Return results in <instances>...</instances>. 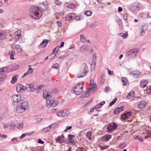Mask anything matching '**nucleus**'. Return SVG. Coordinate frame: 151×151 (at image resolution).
<instances>
[{"label": "nucleus", "mask_w": 151, "mask_h": 151, "mask_svg": "<svg viewBox=\"0 0 151 151\" xmlns=\"http://www.w3.org/2000/svg\"><path fill=\"white\" fill-rule=\"evenodd\" d=\"M42 14V11L39 10V8L36 6H32L30 9L29 15L34 19H39Z\"/></svg>", "instance_id": "obj_2"}, {"label": "nucleus", "mask_w": 151, "mask_h": 151, "mask_svg": "<svg viewBox=\"0 0 151 151\" xmlns=\"http://www.w3.org/2000/svg\"><path fill=\"white\" fill-rule=\"evenodd\" d=\"M26 89L27 87L24 86L21 84H19L17 86L16 91L18 92H19L21 90H25Z\"/></svg>", "instance_id": "obj_12"}, {"label": "nucleus", "mask_w": 151, "mask_h": 151, "mask_svg": "<svg viewBox=\"0 0 151 151\" xmlns=\"http://www.w3.org/2000/svg\"><path fill=\"white\" fill-rule=\"evenodd\" d=\"M127 15L126 14H124L123 15V18L125 20H127Z\"/></svg>", "instance_id": "obj_55"}, {"label": "nucleus", "mask_w": 151, "mask_h": 151, "mask_svg": "<svg viewBox=\"0 0 151 151\" xmlns=\"http://www.w3.org/2000/svg\"><path fill=\"white\" fill-rule=\"evenodd\" d=\"M43 97L46 99V106L47 107H54L58 104V101L52 99V96L48 94L46 90L43 91Z\"/></svg>", "instance_id": "obj_1"}, {"label": "nucleus", "mask_w": 151, "mask_h": 151, "mask_svg": "<svg viewBox=\"0 0 151 151\" xmlns=\"http://www.w3.org/2000/svg\"><path fill=\"white\" fill-rule=\"evenodd\" d=\"M12 47L13 48L15 47L17 51L19 52H21L22 51V49L21 47L19 45H16L15 44H13L12 45Z\"/></svg>", "instance_id": "obj_18"}, {"label": "nucleus", "mask_w": 151, "mask_h": 151, "mask_svg": "<svg viewBox=\"0 0 151 151\" xmlns=\"http://www.w3.org/2000/svg\"><path fill=\"white\" fill-rule=\"evenodd\" d=\"M148 83V81L147 80H142L140 82V86L141 88H144L146 86Z\"/></svg>", "instance_id": "obj_19"}, {"label": "nucleus", "mask_w": 151, "mask_h": 151, "mask_svg": "<svg viewBox=\"0 0 151 151\" xmlns=\"http://www.w3.org/2000/svg\"><path fill=\"white\" fill-rule=\"evenodd\" d=\"M75 17L74 13H70L66 15L65 19L67 21H70L74 18Z\"/></svg>", "instance_id": "obj_15"}, {"label": "nucleus", "mask_w": 151, "mask_h": 151, "mask_svg": "<svg viewBox=\"0 0 151 151\" xmlns=\"http://www.w3.org/2000/svg\"><path fill=\"white\" fill-rule=\"evenodd\" d=\"M56 124L55 123H54L50 125V126L51 128L53 130L56 127Z\"/></svg>", "instance_id": "obj_45"}, {"label": "nucleus", "mask_w": 151, "mask_h": 151, "mask_svg": "<svg viewBox=\"0 0 151 151\" xmlns=\"http://www.w3.org/2000/svg\"><path fill=\"white\" fill-rule=\"evenodd\" d=\"M90 88L86 92V97L89 96L91 92H93L94 90L96 88V83H94V81L93 79H91L90 80Z\"/></svg>", "instance_id": "obj_3"}, {"label": "nucleus", "mask_w": 151, "mask_h": 151, "mask_svg": "<svg viewBox=\"0 0 151 151\" xmlns=\"http://www.w3.org/2000/svg\"><path fill=\"white\" fill-rule=\"evenodd\" d=\"M146 91L147 93H151V86H148L147 87Z\"/></svg>", "instance_id": "obj_38"}, {"label": "nucleus", "mask_w": 151, "mask_h": 151, "mask_svg": "<svg viewBox=\"0 0 151 151\" xmlns=\"http://www.w3.org/2000/svg\"><path fill=\"white\" fill-rule=\"evenodd\" d=\"M98 24L97 22H95L91 24L90 25V27L91 28H93L96 27L98 25Z\"/></svg>", "instance_id": "obj_37"}, {"label": "nucleus", "mask_w": 151, "mask_h": 151, "mask_svg": "<svg viewBox=\"0 0 151 151\" xmlns=\"http://www.w3.org/2000/svg\"><path fill=\"white\" fill-rule=\"evenodd\" d=\"M111 137V135L110 134L106 135L101 138V140L103 141H108Z\"/></svg>", "instance_id": "obj_17"}, {"label": "nucleus", "mask_w": 151, "mask_h": 151, "mask_svg": "<svg viewBox=\"0 0 151 151\" xmlns=\"http://www.w3.org/2000/svg\"><path fill=\"white\" fill-rule=\"evenodd\" d=\"M130 73L131 74H132L134 75H136L137 76H139L141 74L140 73L138 70L133 71H130Z\"/></svg>", "instance_id": "obj_28"}, {"label": "nucleus", "mask_w": 151, "mask_h": 151, "mask_svg": "<svg viewBox=\"0 0 151 151\" xmlns=\"http://www.w3.org/2000/svg\"><path fill=\"white\" fill-rule=\"evenodd\" d=\"M11 100L14 105H16L22 100V96L19 95H14L11 97Z\"/></svg>", "instance_id": "obj_5"}, {"label": "nucleus", "mask_w": 151, "mask_h": 151, "mask_svg": "<svg viewBox=\"0 0 151 151\" xmlns=\"http://www.w3.org/2000/svg\"><path fill=\"white\" fill-rule=\"evenodd\" d=\"M41 149L39 147H36L33 150V151H41Z\"/></svg>", "instance_id": "obj_49"}, {"label": "nucleus", "mask_w": 151, "mask_h": 151, "mask_svg": "<svg viewBox=\"0 0 151 151\" xmlns=\"http://www.w3.org/2000/svg\"><path fill=\"white\" fill-rule=\"evenodd\" d=\"M7 71L8 68L7 67H5L0 68V75L5 73Z\"/></svg>", "instance_id": "obj_24"}, {"label": "nucleus", "mask_w": 151, "mask_h": 151, "mask_svg": "<svg viewBox=\"0 0 151 151\" xmlns=\"http://www.w3.org/2000/svg\"><path fill=\"white\" fill-rule=\"evenodd\" d=\"M125 146L126 145L123 146V144H120L119 145V147L120 148H124Z\"/></svg>", "instance_id": "obj_63"}, {"label": "nucleus", "mask_w": 151, "mask_h": 151, "mask_svg": "<svg viewBox=\"0 0 151 151\" xmlns=\"http://www.w3.org/2000/svg\"><path fill=\"white\" fill-rule=\"evenodd\" d=\"M83 87L82 84H79L72 88V92L77 95H80L83 91Z\"/></svg>", "instance_id": "obj_4"}, {"label": "nucleus", "mask_w": 151, "mask_h": 151, "mask_svg": "<svg viewBox=\"0 0 151 151\" xmlns=\"http://www.w3.org/2000/svg\"><path fill=\"white\" fill-rule=\"evenodd\" d=\"M21 33V31L20 30H19L15 32L14 35L16 38H18L20 36Z\"/></svg>", "instance_id": "obj_29"}, {"label": "nucleus", "mask_w": 151, "mask_h": 151, "mask_svg": "<svg viewBox=\"0 0 151 151\" xmlns=\"http://www.w3.org/2000/svg\"><path fill=\"white\" fill-rule=\"evenodd\" d=\"M146 133L148 135H150L151 134V130H146Z\"/></svg>", "instance_id": "obj_56"}, {"label": "nucleus", "mask_w": 151, "mask_h": 151, "mask_svg": "<svg viewBox=\"0 0 151 151\" xmlns=\"http://www.w3.org/2000/svg\"><path fill=\"white\" fill-rule=\"evenodd\" d=\"M33 72V69L31 68H29L27 71L23 75L22 77H23L27 75L31 74Z\"/></svg>", "instance_id": "obj_26"}, {"label": "nucleus", "mask_w": 151, "mask_h": 151, "mask_svg": "<svg viewBox=\"0 0 151 151\" xmlns=\"http://www.w3.org/2000/svg\"><path fill=\"white\" fill-rule=\"evenodd\" d=\"M92 14V12L90 11H86V15L87 16H91Z\"/></svg>", "instance_id": "obj_46"}, {"label": "nucleus", "mask_w": 151, "mask_h": 151, "mask_svg": "<svg viewBox=\"0 0 151 151\" xmlns=\"http://www.w3.org/2000/svg\"><path fill=\"white\" fill-rule=\"evenodd\" d=\"M36 88V86L34 84H32L27 85L26 89L28 91H34Z\"/></svg>", "instance_id": "obj_13"}, {"label": "nucleus", "mask_w": 151, "mask_h": 151, "mask_svg": "<svg viewBox=\"0 0 151 151\" xmlns=\"http://www.w3.org/2000/svg\"><path fill=\"white\" fill-rule=\"evenodd\" d=\"M48 42V40H44L40 44V45L42 47L44 48L46 46Z\"/></svg>", "instance_id": "obj_25"}, {"label": "nucleus", "mask_w": 151, "mask_h": 151, "mask_svg": "<svg viewBox=\"0 0 151 151\" xmlns=\"http://www.w3.org/2000/svg\"><path fill=\"white\" fill-rule=\"evenodd\" d=\"M25 111L23 108L19 104H18L16 106V111L18 113H22Z\"/></svg>", "instance_id": "obj_14"}, {"label": "nucleus", "mask_w": 151, "mask_h": 151, "mask_svg": "<svg viewBox=\"0 0 151 151\" xmlns=\"http://www.w3.org/2000/svg\"><path fill=\"white\" fill-rule=\"evenodd\" d=\"M70 111L68 109H65L62 111L59 112L57 113V115L60 117L65 116L70 114Z\"/></svg>", "instance_id": "obj_7"}, {"label": "nucleus", "mask_w": 151, "mask_h": 151, "mask_svg": "<svg viewBox=\"0 0 151 151\" xmlns=\"http://www.w3.org/2000/svg\"><path fill=\"white\" fill-rule=\"evenodd\" d=\"M6 36L5 32L2 31H0V38L1 39H3L5 38Z\"/></svg>", "instance_id": "obj_31"}, {"label": "nucleus", "mask_w": 151, "mask_h": 151, "mask_svg": "<svg viewBox=\"0 0 151 151\" xmlns=\"http://www.w3.org/2000/svg\"><path fill=\"white\" fill-rule=\"evenodd\" d=\"M9 54L10 55V58L11 59L13 60L14 59V58L13 56L15 55V52L13 51H12L9 52Z\"/></svg>", "instance_id": "obj_35"}, {"label": "nucleus", "mask_w": 151, "mask_h": 151, "mask_svg": "<svg viewBox=\"0 0 151 151\" xmlns=\"http://www.w3.org/2000/svg\"><path fill=\"white\" fill-rule=\"evenodd\" d=\"M124 106H122L120 108L117 107L114 111V113L115 114H117L124 109Z\"/></svg>", "instance_id": "obj_22"}, {"label": "nucleus", "mask_w": 151, "mask_h": 151, "mask_svg": "<svg viewBox=\"0 0 151 151\" xmlns=\"http://www.w3.org/2000/svg\"><path fill=\"white\" fill-rule=\"evenodd\" d=\"M64 14V13L63 12H60L57 13V14L58 15H62Z\"/></svg>", "instance_id": "obj_61"}, {"label": "nucleus", "mask_w": 151, "mask_h": 151, "mask_svg": "<svg viewBox=\"0 0 151 151\" xmlns=\"http://www.w3.org/2000/svg\"><path fill=\"white\" fill-rule=\"evenodd\" d=\"M85 76V71L84 70L83 72L82 73V74H80L78 75V78H80L83 77H84Z\"/></svg>", "instance_id": "obj_47"}, {"label": "nucleus", "mask_w": 151, "mask_h": 151, "mask_svg": "<svg viewBox=\"0 0 151 151\" xmlns=\"http://www.w3.org/2000/svg\"><path fill=\"white\" fill-rule=\"evenodd\" d=\"M132 113L131 111L127 112L121 115L122 119L125 120L129 118L131 116Z\"/></svg>", "instance_id": "obj_11"}, {"label": "nucleus", "mask_w": 151, "mask_h": 151, "mask_svg": "<svg viewBox=\"0 0 151 151\" xmlns=\"http://www.w3.org/2000/svg\"><path fill=\"white\" fill-rule=\"evenodd\" d=\"M139 50L138 48L133 49L128 52L127 53V55L128 56L135 55L137 54Z\"/></svg>", "instance_id": "obj_9"}, {"label": "nucleus", "mask_w": 151, "mask_h": 151, "mask_svg": "<svg viewBox=\"0 0 151 151\" xmlns=\"http://www.w3.org/2000/svg\"><path fill=\"white\" fill-rule=\"evenodd\" d=\"M85 50V46H83L82 47H81L80 49V51L81 52H83V51H84Z\"/></svg>", "instance_id": "obj_54"}, {"label": "nucleus", "mask_w": 151, "mask_h": 151, "mask_svg": "<svg viewBox=\"0 0 151 151\" xmlns=\"http://www.w3.org/2000/svg\"><path fill=\"white\" fill-rule=\"evenodd\" d=\"M38 142L39 143H40L41 144H43L44 143V142L43 141H42L40 139H38Z\"/></svg>", "instance_id": "obj_59"}, {"label": "nucleus", "mask_w": 151, "mask_h": 151, "mask_svg": "<svg viewBox=\"0 0 151 151\" xmlns=\"http://www.w3.org/2000/svg\"><path fill=\"white\" fill-rule=\"evenodd\" d=\"M86 137L87 138L90 140L92 139V132L91 131L88 132L86 134Z\"/></svg>", "instance_id": "obj_34"}, {"label": "nucleus", "mask_w": 151, "mask_h": 151, "mask_svg": "<svg viewBox=\"0 0 151 151\" xmlns=\"http://www.w3.org/2000/svg\"><path fill=\"white\" fill-rule=\"evenodd\" d=\"M41 5H43V6L44 7L45 9H46L47 8L48 5H47V3L46 2H45L41 4Z\"/></svg>", "instance_id": "obj_48"}, {"label": "nucleus", "mask_w": 151, "mask_h": 151, "mask_svg": "<svg viewBox=\"0 0 151 151\" xmlns=\"http://www.w3.org/2000/svg\"><path fill=\"white\" fill-rule=\"evenodd\" d=\"M33 133V132H29L28 133H26L25 134H26V135H32Z\"/></svg>", "instance_id": "obj_64"}, {"label": "nucleus", "mask_w": 151, "mask_h": 151, "mask_svg": "<svg viewBox=\"0 0 151 151\" xmlns=\"http://www.w3.org/2000/svg\"><path fill=\"white\" fill-rule=\"evenodd\" d=\"M42 131L44 132H50L49 131L47 127H46L44 128L42 130Z\"/></svg>", "instance_id": "obj_52"}, {"label": "nucleus", "mask_w": 151, "mask_h": 151, "mask_svg": "<svg viewBox=\"0 0 151 151\" xmlns=\"http://www.w3.org/2000/svg\"><path fill=\"white\" fill-rule=\"evenodd\" d=\"M52 67L54 68L58 69L59 68V65L58 63H55L52 66Z\"/></svg>", "instance_id": "obj_44"}, {"label": "nucleus", "mask_w": 151, "mask_h": 151, "mask_svg": "<svg viewBox=\"0 0 151 151\" xmlns=\"http://www.w3.org/2000/svg\"><path fill=\"white\" fill-rule=\"evenodd\" d=\"M24 124L22 123H19L16 125V127L19 129H21L23 128V127Z\"/></svg>", "instance_id": "obj_33"}, {"label": "nucleus", "mask_w": 151, "mask_h": 151, "mask_svg": "<svg viewBox=\"0 0 151 151\" xmlns=\"http://www.w3.org/2000/svg\"><path fill=\"white\" fill-rule=\"evenodd\" d=\"M59 47V46H56L55 48L53 50L52 54H54V56H55L56 54L57 53L58 51Z\"/></svg>", "instance_id": "obj_36"}, {"label": "nucleus", "mask_w": 151, "mask_h": 151, "mask_svg": "<svg viewBox=\"0 0 151 151\" xmlns=\"http://www.w3.org/2000/svg\"><path fill=\"white\" fill-rule=\"evenodd\" d=\"M23 108V109L25 111L28 109L29 108V104L27 101H24L19 104Z\"/></svg>", "instance_id": "obj_10"}, {"label": "nucleus", "mask_w": 151, "mask_h": 151, "mask_svg": "<svg viewBox=\"0 0 151 151\" xmlns=\"http://www.w3.org/2000/svg\"><path fill=\"white\" fill-rule=\"evenodd\" d=\"M72 128V127L71 126H67L66 127V128H65V129L64 130V132H66L68 130H69V129H71Z\"/></svg>", "instance_id": "obj_50"}, {"label": "nucleus", "mask_w": 151, "mask_h": 151, "mask_svg": "<svg viewBox=\"0 0 151 151\" xmlns=\"http://www.w3.org/2000/svg\"><path fill=\"white\" fill-rule=\"evenodd\" d=\"M55 3L58 6H60L61 5L62 3L59 0H55Z\"/></svg>", "instance_id": "obj_39"}, {"label": "nucleus", "mask_w": 151, "mask_h": 151, "mask_svg": "<svg viewBox=\"0 0 151 151\" xmlns=\"http://www.w3.org/2000/svg\"><path fill=\"white\" fill-rule=\"evenodd\" d=\"M84 35H80V39L81 41H83L84 39Z\"/></svg>", "instance_id": "obj_60"}, {"label": "nucleus", "mask_w": 151, "mask_h": 151, "mask_svg": "<svg viewBox=\"0 0 151 151\" xmlns=\"http://www.w3.org/2000/svg\"><path fill=\"white\" fill-rule=\"evenodd\" d=\"M110 88L109 87H106L105 88V90L106 92H108L109 91Z\"/></svg>", "instance_id": "obj_57"}, {"label": "nucleus", "mask_w": 151, "mask_h": 151, "mask_svg": "<svg viewBox=\"0 0 151 151\" xmlns=\"http://www.w3.org/2000/svg\"><path fill=\"white\" fill-rule=\"evenodd\" d=\"M76 4L73 3H71L68 5L66 7L68 8L73 9L76 6Z\"/></svg>", "instance_id": "obj_32"}, {"label": "nucleus", "mask_w": 151, "mask_h": 151, "mask_svg": "<svg viewBox=\"0 0 151 151\" xmlns=\"http://www.w3.org/2000/svg\"><path fill=\"white\" fill-rule=\"evenodd\" d=\"M108 73V74L110 75H112L114 74L113 72L110 70H109Z\"/></svg>", "instance_id": "obj_58"}, {"label": "nucleus", "mask_w": 151, "mask_h": 151, "mask_svg": "<svg viewBox=\"0 0 151 151\" xmlns=\"http://www.w3.org/2000/svg\"><path fill=\"white\" fill-rule=\"evenodd\" d=\"M101 106L99 104L96 105L94 107V109H99L100 108Z\"/></svg>", "instance_id": "obj_53"}, {"label": "nucleus", "mask_w": 151, "mask_h": 151, "mask_svg": "<svg viewBox=\"0 0 151 151\" xmlns=\"http://www.w3.org/2000/svg\"><path fill=\"white\" fill-rule=\"evenodd\" d=\"M148 27L147 24H143L141 26L140 29V33L141 35L143 36L145 34V31L147 29Z\"/></svg>", "instance_id": "obj_8"}, {"label": "nucleus", "mask_w": 151, "mask_h": 151, "mask_svg": "<svg viewBox=\"0 0 151 151\" xmlns=\"http://www.w3.org/2000/svg\"><path fill=\"white\" fill-rule=\"evenodd\" d=\"M120 36L122 37L123 39L126 38L128 36V33L127 32H126L124 33H121L119 34Z\"/></svg>", "instance_id": "obj_27"}, {"label": "nucleus", "mask_w": 151, "mask_h": 151, "mask_svg": "<svg viewBox=\"0 0 151 151\" xmlns=\"http://www.w3.org/2000/svg\"><path fill=\"white\" fill-rule=\"evenodd\" d=\"M117 100V98H115L109 104V106H112L116 102Z\"/></svg>", "instance_id": "obj_40"}, {"label": "nucleus", "mask_w": 151, "mask_h": 151, "mask_svg": "<svg viewBox=\"0 0 151 151\" xmlns=\"http://www.w3.org/2000/svg\"><path fill=\"white\" fill-rule=\"evenodd\" d=\"M146 104L147 103L145 101H141L139 102L138 107L141 109H144L146 106Z\"/></svg>", "instance_id": "obj_20"}, {"label": "nucleus", "mask_w": 151, "mask_h": 151, "mask_svg": "<svg viewBox=\"0 0 151 151\" xmlns=\"http://www.w3.org/2000/svg\"><path fill=\"white\" fill-rule=\"evenodd\" d=\"M18 76L17 75H15L13 76L12 78L11 83H14L17 81Z\"/></svg>", "instance_id": "obj_30"}, {"label": "nucleus", "mask_w": 151, "mask_h": 151, "mask_svg": "<svg viewBox=\"0 0 151 151\" xmlns=\"http://www.w3.org/2000/svg\"><path fill=\"white\" fill-rule=\"evenodd\" d=\"M68 138L69 139H72L73 138H74L75 137V135L72 134H68Z\"/></svg>", "instance_id": "obj_43"}, {"label": "nucleus", "mask_w": 151, "mask_h": 151, "mask_svg": "<svg viewBox=\"0 0 151 151\" xmlns=\"http://www.w3.org/2000/svg\"><path fill=\"white\" fill-rule=\"evenodd\" d=\"M64 136L63 135L58 137L56 139V141L57 142L61 143L65 141Z\"/></svg>", "instance_id": "obj_16"}, {"label": "nucleus", "mask_w": 151, "mask_h": 151, "mask_svg": "<svg viewBox=\"0 0 151 151\" xmlns=\"http://www.w3.org/2000/svg\"><path fill=\"white\" fill-rule=\"evenodd\" d=\"M42 119L40 118H36V121L37 123L40 122L42 120Z\"/></svg>", "instance_id": "obj_51"}, {"label": "nucleus", "mask_w": 151, "mask_h": 151, "mask_svg": "<svg viewBox=\"0 0 151 151\" xmlns=\"http://www.w3.org/2000/svg\"><path fill=\"white\" fill-rule=\"evenodd\" d=\"M10 126L11 127L10 129L11 130H13L14 129V127L16 126V124L14 123H12L10 124Z\"/></svg>", "instance_id": "obj_41"}, {"label": "nucleus", "mask_w": 151, "mask_h": 151, "mask_svg": "<svg viewBox=\"0 0 151 151\" xmlns=\"http://www.w3.org/2000/svg\"><path fill=\"white\" fill-rule=\"evenodd\" d=\"M26 134H22L20 137V139H22L25 137V136L26 135Z\"/></svg>", "instance_id": "obj_62"}, {"label": "nucleus", "mask_w": 151, "mask_h": 151, "mask_svg": "<svg viewBox=\"0 0 151 151\" xmlns=\"http://www.w3.org/2000/svg\"><path fill=\"white\" fill-rule=\"evenodd\" d=\"M135 95V93L134 91H131L128 93L127 98L128 99H130L133 97Z\"/></svg>", "instance_id": "obj_23"}, {"label": "nucleus", "mask_w": 151, "mask_h": 151, "mask_svg": "<svg viewBox=\"0 0 151 151\" xmlns=\"http://www.w3.org/2000/svg\"><path fill=\"white\" fill-rule=\"evenodd\" d=\"M117 124L115 123L109 124L107 126V130L109 132H111L114 131L117 127Z\"/></svg>", "instance_id": "obj_6"}, {"label": "nucleus", "mask_w": 151, "mask_h": 151, "mask_svg": "<svg viewBox=\"0 0 151 151\" xmlns=\"http://www.w3.org/2000/svg\"><path fill=\"white\" fill-rule=\"evenodd\" d=\"M96 55L94 53L93 55V63L91 64V66L93 68L95 67L96 65Z\"/></svg>", "instance_id": "obj_21"}, {"label": "nucleus", "mask_w": 151, "mask_h": 151, "mask_svg": "<svg viewBox=\"0 0 151 151\" xmlns=\"http://www.w3.org/2000/svg\"><path fill=\"white\" fill-rule=\"evenodd\" d=\"M122 81L124 83V84L125 85L126 84L127 82V79L125 77L122 78Z\"/></svg>", "instance_id": "obj_42"}]
</instances>
